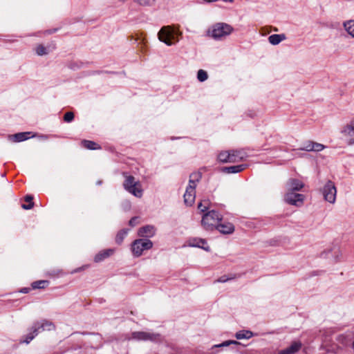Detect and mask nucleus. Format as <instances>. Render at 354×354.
I'll use <instances>...</instances> for the list:
<instances>
[{
	"label": "nucleus",
	"instance_id": "obj_10",
	"mask_svg": "<svg viewBox=\"0 0 354 354\" xmlns=\"http://www.w3.org/2000/svg\"><path fill=\"white\" fill-rule=\"evenodd\" d=\"M304 200V196L301 194H296L292 191H288L285 195V201L290 205L299 206L301 205Z\"/></svg>",
	"mask_w": 354,
	"mask_h": 354
},
{
	"label": "nucleus",
	"instance_id": "obj_11",
	"mask_svg": "<svg viewBox=\"0 0 354 354\" xmlns=\"http://www.w3.org/2000/svg\"><path fill=\"white\" fill-rule=\"evenodd\" d=\"M55 328L54 324L48 320L44 319L41 322H37L34 324L32 329H33V333L37 335L38 333L44 330H52Z\"/></svg>",
	"mask_w": 354,
	"mask_h": 354
},
{
	"label": "nucleus",
	"instance_id": "obj_40",
	"mask_svg": "<svg viewBox=\"0 0 354 354\" xmlns=\"http://www.w3.org/2000/svg\"><path fill=\"white\" fill-rule=\"evenodd\" d=\"M223 1L225 2H230V3H233L234 2V0H223Z\"/></svg>",
	"mask_w": 354,
	"mask_h": 354
},
{
	"label": "nucleus",
	"instance_id": "obj_8",
	"mask_svg": "<svg viewBox=\"0 0 354 354\" xmlns=\"http://www.w3.org/2000/svg\"><path fill=\"white\" fill-rule=\"evenodd\" d=\"M131 338L136 340L155 342L160 339V335L156 333L138 331L132 333Z\"/></svg>",
	"mask_w": 354,
	"mask_h": 354
},
{
	"label": "nucleus",
	"instance_id": "obj_36",
	"mask_svg": "<svg viewBox=\"0 0 354 354\" xmlns=\"http://www.w3.org/2000/svg\"><path fill=\"white\" fill-rule=\"evenodd\" d=\"M325 148L322 144L314 142L313 151H321Z\"/></svg>",
	"mask_w": 354,
	"mask_h": 354
},
{
	"label": "nucleus",
	"instance_id": "obj_16",
	"mask_svg": "<svg viewBox=\"0 0 354 354\" xmlns=\"http://www.w3.org/2000/svg\"><path fill=\"white\" fill-rule=\"evenodd\" d=\"M301 348V344L299 342H295L285 349L279 351V354H295Z\"/></svg>",
	"mask_w": 354,
	"mask_h": 354
},
{
	"label": "nucleus",
	"instance_id": "obj_24",
	"mask_svg": "<svg viewBox=\"0 0 354 354\" xmlns=\"http://www.w3.org/2000/svg\"><path fill=\"white\" fill-rule=\"evenodd\" d=\"M29 132L18 133L12 136L14 142H21L28 138V135Z\"/></svg>",
	"mask_w": 354,
	"mask_h": 354
},
{
	"label": "nucleus",
	"instance_id": "obj_33",
	"mask_svg": "<svg viewBox=\"0 0 354 354\" xmlns=\"http://www.w3.org/2000/svg\"><path fill=\"white\" fill-rule=\"evenodd\" d=\"M208 77L207 73L204 70L200 69L197 73V78L200 82L205 81Z\"/></svg>",
	"mask_w": 354,
	"mask_h": 354
},
{
	"label": "nucleus",
	"instance_id": "obj_28",
	"mask_svg": "<svg viewBox=\"0 0 354 354\" xmlns=\"http://www.w3.org/2000/svg\"><path fill=\"white\" fill-rule=\"evenodd\" d=\"M218 158L222 162H229L230 151L221 152L218 156Z\"/></svg>",
	"mask_w": 354,
	"mask_h": 354
},
{
	"label": "nucleus",
	"instance_id": "obj_1",
	"mask_svg": "<svg viewBox=\"0 0 354 354\" xmlns=\"http://www.w3.org/2000/svg\"><path fill=\"white\" fill-rule=\"evenodd\" d=\"M201 177L202 174L200 172H194L189 176V185L184 194V202L188 206L192 205L195 201L196 187Z\"/></svg>",
	"mask_w": 354,
	"mask_h": 354
},
{
	"label": "nucleus",
	"instance_id": "obj_13",
	"mask_svg": "<svg viewBox=\"0 0 354 354\" xmlns=\"http://www.w3.org/2000/svg\"><path fill=\"white\" fill-rule=\"evenodd\" d=\"M115 250L111 248L101 250L95 256L94 261L95 263H100L112 256Z\"/></svg>",
	"mask_w": 354,
	"mask_h": 354
},
{
	"label": "nucleus",
	"instance_id": "obj_5",
	"mask_svg": "<svg viewBox=\"0 0 354 354\" xmlns=\"http://www.w3.org/2000/svg\"><path fill=\"white\" fill-rule=\"evenodd\" d=\"M153 247V243L149 239H139L135 240L131 244V251L134 257H138L142 254L143 251L148 250Z\"/></svg>",
	"mask_w": 354,
	"mask_h": 354
},
{
	"label": "nucleus",
	"instance_id": "obj_6",
	"mask_svg": "<svg viewBox=\"0 0 354 354\" xmlns=\"http://www.w3.org/2000/svg\"><path fill=\"white\" fill-rule=\"evenodd\" d=\"M321 192L326 201L331 204H334L335 203L337 189L333 182L328 180L321 189Z\"/></svg>",
	"mask_w": 354,
	"mask_h": 354
},
{
	"label": "nucleus",
	"instance_id": "obj_26",
	"mask_svg": "<svg viewBox=\"0 0 354 354\" xmlns=\"http://www.w3.org/2000/svg\"><path fill=\"white\" fill-rule=\"evenodd\" d=\"M33 197L30 195H27L25 196V201L28 203V205L23 204L22 208L24 209H30L33 207L34 203L32 202Z\"/></svg>",
	"mask_w": 354,
	"mask_h": 354
},
{
	"label": "nucleus",
	"instance_id": "obj_37",
	"mask_svg": "<svg viewBox=\"0 0 354 354\" xmlns=\"http://www.w3.org/2000/svg\"><path fill=\"white\" fill-rule=\"evenodd\" d=\"M36 335H35V333H33V329H32V332L26 335V339L23 341V342L29 344Z\"/></svg>",
	"mask_w": 354,
	"mask_h": 354
},
{
	"label": "nucleus",
	"instance_id": "obj_39",
	"mask_svg": "<svg viewBox=\"0 0 354 354\" xmlns=\"http://www.w3.org/2000/svg\"><path fill=\"white\" fill-rule=\"evenodd\" d=\"M138 218L137 217H133L129 222V224L133 227L136 225V221H137Z\"/></svg>",
	"mask_w": 354,
	"mask_h": 354
},
{
	"label": "nucleus",
	"instance_id": "obj_4",
	"mask_svg": "<svg viewBox=\"0 0 354 354\" xmlns=\"http://www.w3.org/2000/svg\"><path fill=\"white\" fill-rule=\"evenodd\" d=\"M125 180L123 183V187L130 194H133L137 198H141L143 194V189L142 185L138 180H136L133 176H128L126 174H123Z\"/></svg>",
	"mask_w": 354,
	"mask_h": 354
},
{
	"label": "nucleus",
	"instance_id": "obj_31",
	"mask_svg": "<svg viewBox=\"0 0 354 354\" xmlns=\"http://www.w3.org/2000/svg\"><path fill=\"white\" fill-rule=\"evenodd\" d=\"M134 1L142 6H152L154 5L156 0H134Z\"/></svg>",
	"mask_w": 354,
	"mask_h": 354
},
{
	"label": "nucleus",
	"instance_id": "obj_27",
	"mask_svg": "<svg viewBox=\"0 0 354 354\" xmlns=\"http://www.w3.org/2000/svg\"><path fill=\"white\" fill-rule=\"evenodd\" d=\"M48 284V281L46 280H40L35 281L32 283V287L33 289L37 288H44Z\"/></svg>",
	"mask_w": 354,
	"mask_h": 354
},
{
	"label": "nucleus",
	"instance_id": "obj_34",
	"mask_svg": "<svg viewBox=\"0 0 354 354\" xmlns=\"http://www.w3.org/2000/svg\"><path fill=\"white\" fill-rule=\"evenodd\" d=\"M36 53L38 55H46L48 53L47 50H46V48L43 46V45H38L37 47H36Z\"/></svg>",
	"mask_w": 354,
	"mask_h": 354
},
{
	"label": "nucleus",
	"instance_id": "obj_41",
	"mask_svg": "<svg viewBox=\"0 0 354 354\" xmlns=\"http://www.w3.org/2000/svg\"><path fill=\"white\" fill-rule=\"evenodd\" d=\"M82 269H83L82 268H80L75 270L73 272H77L78 271L82 270Z\"/></svg>",
	"mask_w": 354,
	"mask_h": 354
},
{
	"label": "nucleus",
	"instance_id": "obj_2",
	"mask_svg": "<svg viewBox=\"0 0 354 354\" xmlns=\"http://www.w3.org/2000/svg\"><path fill=\"white\" fill-rule=\"evenodd\" d=\"M234 30V28L226 23H216L213 25L207 31V35L214 39H221L230 35Z\"/></svg>",
	"mask_w": 354,
	"mask_h": 354
},
{
	"label": "nucleus",
	"instance_id": "obj_29",
	"mask_svg": "<svg viewBox=\"0 0 354 354\" xmlns=\"http://www.w3.org/2000/svg\"><path fill=\"white\" fill-rule=\"evenodd\" d=\"M236 278V274H232L229 277L226 276V275H223V276H221V277H219L218 279H216L215 281V282L225 283L230 280L234 279Z\"/></svg>",
	"mask_w": 354,
	"mask_h": 354
},
{
	"label": "nucleus",
	"instance_id": "obj_23",
	"mask_svg": "<svg viewBox=\"0 0 354 354\" xmlns=\"http://www.w3.org/2000/svg\"><path fill=\"white\" fill-rule=\"evenodd\" d=\"M343 25L347 32L354 38V20L345 21Z\"/></svg>",
	"mask_w": 354,
	"mask_h": 354
},
{
	"label": "nucleus",
	"instance_id": "obj_21",
	"mask_svg": "<svg viewBox=\"0 0 354 354\" xmlns=\"http://www.w3.org/2000/svg\"><path fill=\"white\" fill-rule=\"evenodd\" d=\"M285 39H286V36L284 34H280V35L274 34V35L269 36V37H268L269 42L272 45H277L281 41H282Z\"/></svg>",
	"mask_w": 354,
	"mask_h": 354
},
{
	"label": "nucleus",
	"instance_id": "obj_20",
	"mask_svg": "<svg viewBox=\"0 0 354 354\" xmlns=\"http://www.w3.org/2000/svg\"><path fill=\"white\" fill-rule=\"evenodd\" d=\"M245 167L246 166L245 165H233L225 167L223 171L228 174H234L242 171Z\"/></svg>",
	"mask_w": 354,
	"mask_h": 354
},
{
	"label": "nucleus",
	"instance_id": "obj_35",
	"mask_svg": "<svg viewBox=\"0 0 354 354\" xmlns=\"http://www.w3.org/2000/svg\"><path fill=\"white\" fill-rule=\"evenodd\" d=\"M74 119V113L73 112H66L64 116V120L66 122H71Z\"/></svg>",
	"mask_w": 354,
	"mask_h": 354
},
{
	"label": "nucleus",
	"instance_id": "obj_15",
	"mask_svg": "<svg viewBox=\"0 0 354 354\" xmlns=\"http://www.w3.org/2000/svg\"><path fill=\"white\" fill-rule=\"evenodd\" d=\"M287 186L288 191L294 192L301 190L304 187V185L299 180L291 178L288 181Z\"/></svg>",
	"mask_w": 354,
	"mask_h": 354
},
{
	"label": "nucleus",
	"instance_id": "obj_9",
	"mask_svg": "<svg viewBox=\"0 0 354 354\" xmlns=\"http://www.w3.org/2000/svg\"><path fill=\"white\" fill-rule=\"evenodd\" d=\"M342 134L348 145L354 144V120L346 124L342 130Z\"/></svg>",
	"mask_w": 354,
	"mask_h": 354
},
{
	"label": "nucleus",
	"instance_id": "obj_19",
	"mask_svg": "<svg viewBox=\"0 0 354 354\" xmlns=\"http://www.w3.org/2000/svg\"><path fill=\"white\" fill-rule=\"evenodd\" d=\"M82 146L84 148L90 150H98L101 149V147L97 143L91 141V140H83L81 142Z\"/></svg>",
	"mask_w": 354,
	"mask_h": 354
},
{
	"label": "nucleus",
	"instance_id": "obj_30",
	"mask_svg": "<svg viewBox=\"0 0 354 354\" xmlns=\"http://www.w3.org/2000/svg\"><path fill=\"white\" fill-rule=\"evenodd\" d=\"M209 201L204 200L201 201L198 205V209L201 212H205L209 209Z\"/></svg>",
	"mask_w": 354,
	"mask_h": 354
},
{
	"label": "nucleus",
	"instance_id": "obj_17",
	"mask_svg": "<svg viewBox=\"0 0 354 354\" xmlns=\"http://www.w3.org/2000/svg\"><path fill=\"white\" fill-rule=\"evenodd\" d=\"M155 227L152 225H146L142 227H140L138 230V235L140 236H148L151 237L155 234Z\"/></svg>",
	"mask_w": 354,
	"mask_h": 354
},
{
	"label": "nucleus",
	"instance_id": "obj_25",
	"mask_svg": "<svg viewBox=\"0 0 354 354\" xmlns=\"http://www.w3.org/2000/svg\"><path fill=\"white\" fill-rule=\"evenodd\" d=\"M127 234H128L127 230L123 229V230L119 231L115 236V242L119 245L121 244L122 243L124 237L127 235Z\"/></svg>",
	"mask_w": 354,
	"mask_h": 354
},
{
	"label": "nucleus",
	"instance_id": "obj_32",
	"mask_svg": "<svg viewBox=\"0 0 354 354\" xmlns=\"http://www.w3.org/2000/svg\"><path fill=\"white\" fill-rule=\"evenodd\" d=\"M313 141H307L306 143H304V146L301 147L299 149L306 151H313Z\"/></svg>",
	"mask_w": 354,
	"mask_h": 354
},
{
	"label": "nucleus",
	"instance_id": "obj_12",
	"mask_svg": "<svg viewBox=\"0 0 354 354\" xmlns=\"http://www.w3.org/2000/svg\"><path fill=\"white\" fill-rule=\"evenodd\" d=\"M189 245L192 247H198L203 249L205 251H209V246L207 245L205 239L201 238H193L189 240Z\"/></svg>",
	"mask_w": 354,
	"mask_h": 354
},
{
	"label": "nucleus",
	"instance_id": "obj_3",
	"mask_svg": "<svg viewBox=\"0 0 354 354\" xmlns=\"http://www.w3.org/2000/svg\"><path fill=\"white\" fill-rule=\"evenodd\" d=\"M222 218V215L218 212L211 210L203 214L201 219V225L205 230L212 231L216 229Z\"/></svg>",
	"mask_w": 354,
	"mask_h": 354
},
{
	"label": "nucleus",
	"instance_id": "obj_22",
	"mask_svg": "<svg viewBox=\"0 0 354 354\" xmlns=\"http://www.w3.org/2000/svg\"><path fill=\"white\" fill-rule=\"evenodd\" d=\"M253 336V333L250 330H241L236 333L235 337L238 339H250Z\"/></svg>",
	"mask_w": 354,
	"mask_h": 354
},
{
	"label": "nucleus",
	"instance_id": "obj_38",
	"mask_svg": "<svg viewBox=\"0 0 354 354\" xmlns=\"http://www.w3.org/2000/svg\"><path fill=\"white\" fill-rule=\"evenodd\" d=\"M230 344H239V343L236 341H225L223 343H222L221 344H220L218 346H227L230 345Z\"/></svg>",
	"mask_w": 354,
	"mask_h": 354
},
{
	"label": "nucleus",
	"instance_id": "obj_18",
	"mask_svg": "<svg viewBox=\"0 0 354 354\" xmlns=\"http://www.w3.org/2000/svg\"><path fill=\"white\" fill-rule=\"evenodd\" d=\"M244 158L243 153L241 151L231 150L230 151L229 162H236L242 160Z\"/></svg>",
	"mask_w": 354,
	"mask_h": 354
},
{
	"label": "nucleus",
	"instance_id": "obj_7",
	"mask_svg": "<svg viewBox=\"0 0 354 354\" xmlns=\"http://www.w3.org/2000/svg\"><path fill=\"white\" fill-rule=\"evenodd\" d=\"M174 30L169 26H163L158 32V39L168 46L173 44L172 40L174 39Z\"/></svg>",
	"mask_w": 354,
	"mask_h": 354
},
{
	"label": "nucleus",
	"instance_id": "obj_14",
	"mask_svg": "<svg viewBox=\"0 0 354 354\" xmlns=\"http://www.w3.org/2000/svg\"><path fill=\"white\" fill-rule=\"evenodd\" d=\"M221 233L224 234H232L234 231V226L230 222H225L223 223H218L216 227Z\"/></svg>",
	"mask_w": 354,
	"mask_h": 354
}]
</instances>
